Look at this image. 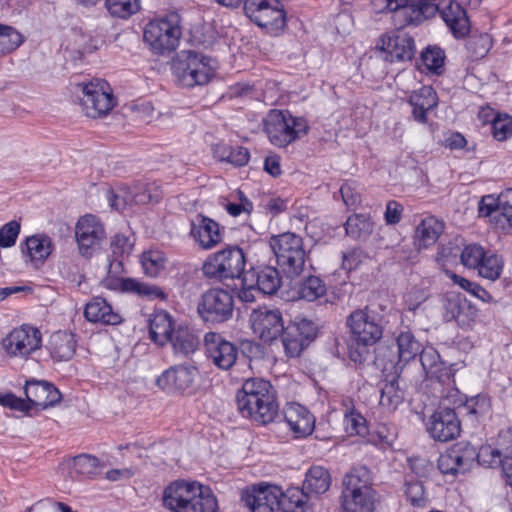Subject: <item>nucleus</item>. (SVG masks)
I'll use <instances>...</instances> for the list:
<instances>
[{
  "instance_id": "nucleus-1",
  "label": "nucleus",
  "mask_w": 512,
  "mask_h": 512,
  "mask_svg": "<svg viewBox=\"0 0 512 512\" xmlns=\"http://www.w3.org/2000/svg\"><path fill=\"white\" fill-rule=\"evenodd\" d=\"M237 408L242 417L258 425H268L279 415L276 391L262 378H249L238 391Z\"/></svg>"
},
{
  "instance_id": "nucleus-2",
  "label": "nucleus",
  "mask_w": 512,
  "mask_h": 512,
  "mask_svg": "<svg viewBox=\"0 0 512 512\" xmlns=\"http://www.w3.org/2000/svg\"><path fill=\"white\" fill-rule=\"evenodd\" d=\"M163 506L171 512H217L218 502L208 487L197 482L178 480L162 495Z\"/></svg>"
},
{
  "instance_id": "nucleus-3",
  "label": "nucleus",
  "mask_w": 512,
  "mask_h": 512,
  "mask_svg": "<svg viewBox=\"0 0 512 512\" xmlns=\"http://www.w3.org/2000/svg\"><path fill=\"white\" fill-rule=\"evenodd\" d=\"M346 326L356 350H350V358L355 363H362L367 348L376 344L383 336L382 317L369 306L352 311L346 318Z\"/></svg>"
},
{
  "instance_id": "nucleus-4",
  "label": "nucleus",
  "mask_w": 512,
  "mask_h": 512,
  "mask_svg": "<svg viewBox=\"0 0 512 512\" xmlns=\"http://www.w3.org/2000/svg\"><path fill=\"white\" fill-rule=\"evenodd\" d=\"M376 492L366 467H356L342 480L340 508L342 512H373Z\"/></svg>"
},
{
  "instance_id": "nucleus-5",
  "label": "nucleus",
  "mask_w": 512,
  "mask_h": 512,
  "mask_svg": "<svg viewBox=\"0 0 512 512\" xmlns=\"http://www.w3.org/2000/svg\"><path fill=\"white\" fill-rule=\"evenodd\" d=\"M264 131L270 142L279 148L306 135L309 130L307 121L302 117H294L287 110L272 109L263 120Z\"/></svg>"
},
{
  "instance_id": "nucleus-6",
  "label": "nucleus",
  "mask_w": 512,
  "mask_h": 512,
  "mask_svg": "<svg viewBox=\"0 0 512 512\" xmlns=\"http://www.w3.org/2000/svg\"><path fill=\"white\" fill-rule=\"evenodd\" d=\"M269 244L276 256L277 264L288 277H297L303 272L307 252L300 235L285 232L272 236Z\"/></svg>"
},
{
  "instance_id": "nucleus-7",
  "label": "nucleus",
  "mask_w": 512,
  "mask_h": 512,
  "mask_svg": "<svg viewBox=\"0 0 512 512\" xmlns=\"http://www.w3.org/2000/svg\"><path fill=\"white\" fill-rule=\"evenodd\" d=\"M435 0H372L378 12H393L394 21L400 28L418 25L433 17L438 10Z\"/></svg>"
},
{
  "instance_id": "nucleus-8",
  "label": "nucleus",
  "mask_w": 512,
  "mask_h": 512,
  "mask_svg": "<svg viewBox=\"0 0 512 512\" xmlns=\"http://www.w3.org/2000/svg\"><path fill=\"white\" fill-rule=\"evenodd\" d=\"M173 72L179 85L191 88L210 82L215 73V66L211 58L188 51L174 61Z\"/></svg>"
},
{
  "instance_id": "nucleus-9",
  "label": "nucleus",
  "mask_w": 512,
  "mask_h": 512,
  "mask_svg": "<svg viewBox=\"0 0 512 512\" xmlns=\"http://www.w3.org/2000/svg\"><path fill=\"white\" fill-rule=\"evenodd\" d=\"M246 257L241 248L230 246L207 257L202 266L203 274L218 281L241 279L245 272Z\"/></svg>"
},
{
  "instance_id": "nucleus-10",
  "label": "nucleus",
  "mask_w": 512,
  "mask_h": 512,
  "mask_svg": "<svg viewBox=\"0 0 512 512\" xmlns=\"http://www.w3.org/2000/svg\"><path fill=\"white\" fill-rule=\"evenodd\" d=\"M180 22L177 13L150 21L144 29V41L158 54L175 50L182 34Z\"/></svg>"
},
{
  "instance_id": "nucleus-11",
  "label": "nucleus",
  "mask_w": 512,
  "mask_h": 512,
  "mask_svg": "<svg viewBox=\"0 0 512 512\" xmlns=\"http://www.w3.org/2000/svg\"><path fill=\"white\" fill-rule=\"evenodd\" d=\"M78 86L82 91L81 105L87 117H103L115 106L116 102L111 87L105 80L94 79Z\"/></svg>"
},
{
  "instance_id": "nucleus-12",
  "label": "nucleus",
  "mask_w": 512,
  "mask_h": 512,
  "mask_svg": "<svg viewBox=\"0 0 512 512\" xmlns=\"http://www.w3.org/2000/svg\"><path fill=\"white\" fill-rule=\"evenodd\" d=\"M197 311L205 322H226L233 316V295L222 288H210L201 295Z\"/></svg>"
},
{
  "instance_id": "nucleus-13",
  "label": "nucleus",
  "mask_w": 512,
  "mask_h": 512,
  "mask_svg": "<svg viewBox=\"0 0 512 512\" xmlns=\"http://www.w3.org/2000/svg\"><path fill=\"white\" fill-rule=\"evenodd\" d=\"M9 357L27 359L42 347V334L32 325L23 324L10 331L1 342Z\"/></svg>"
},
{
  "instance_id": "nucleus-14",
  "label": "nucleus",
  "mask_w": 512,
  "mask_h": 512,
  "mask_svg": "<svg viewBox=\"0 0 512 512\" xmlns=\"http://www.w3.org/2000/svg\"><path fill=\"white\" fill-rule=\"evenodd\" d=\"M246 15L259 27L278 32L286 26V15L278 0H245Z\"/></svg>"
},
{
  "instance_id": "nucleus-15",
  "label": "nucleus",
  "mask_w": 512,
  "mask_h": 512,
  "mask_svg": "<svg viewBox=\"0 0 512 512\" xmlns=\"http://www.w3.org/2000/svg\"><path fill=\"white\" fill-rule=\"evenodd\" d=\"M106 238L104 225L94 215L80 217L75 225V239L81 256L92 257Z\"/></svg>"
},
{
  "instance_id": "nucleus-16",
  "label": "nucleus",
  "mask_w": 512,
  "mask_h": 512,
  "mask_svg": "<svg viewBox=\"0 0 512 512\" xmlns=\"http://www.w3.org/2000/svg\"><path fill=\"white\" fill-rule=\"evenodd\" d=\"M316 334L317 326L313 321L306 318H295L284 327L280 334L285 354L291 358L300 356L316 337Z\"/></svg>"
},
{
  "instance_id": "nucleus-17",
  "label": "nucleus",
  "mask_w": 512,
  "mask_h": 512,
  "mask_svg": "<svg viewBox=\"0 0 512 512\" xmlns=\"http://www.w3.org/2000/svg\"><path fill=\"white\" fill-rule=\"evenodd\" d=\"M476 457V448L468 442L452 445L438 458V469L444 475L457 476L468 472Z\"/></svg>"
},
{
  "instance_id": "nucleus-18",
  "label": "nucleus",
  "mask_w": 512,
  "mask_h": 512,
  "mask_svg": "<svg viewBox=\"0 0 512 512\" xmlns=\"http://www.w3.org/2000/svg\"><path fill=\"white\" fill-rule=\"evenodd\" d=\"M249 321L254 334L267 344L276 340L284 329L281 312L267 306L254 309Z\"/></svg>"
},
{
  "instance_id": "nucleus-19",
  "label": "nucleus",
  "mask_w": 512,
  "mask_h": 512,
  "mask_svg": "<svg viewBox=\"0 0 512 512\" xmlns=\"http://www.w3.org/2000/svg\"><path fill=\"white\" fill-rule=\"evenodd\" d=\"M430 436L439 442H448L460 435L461 423L455 408L439 407L427 422Z\"/></svg>"
},
{
  "instance_id": "nucleus-20",
  "label": "nucleus",
  "mask_w": 512,
  "mask_h": 512,
  "mask_svg": "<svg viewBox=\"0 0 512 512\" xmlns=\"http://www.w3.org/2000/svg\"><path fill=\"white\" fill-rule=\"evenodd\" d=\"M198 371L192 365H175L156 379V385L168 393H190L195 386Z\"/></svg>"
},
{
  "instance_id": "nucleus-21",
  "label": "nucleus",
  "mask_w": 512,
  "mask_h": 512,
  "mask_svg": "<svg viewBox=\"0 0 512 512\" xmlns=\"http://www.w3.org/2000/svg\"><path fill=\"white\" fill-rule=\"evenodd\" d=\"M281 489L275 485L252 486L242 491L241 501L251 512H277Z\"/></svg>"
},
{
  "instance_id": "nucleus-22",
  "label": "nucleus",
  "mask_w": 512,
  "mask_h": 512,
  "mask_svg": "<svg viewBox=\"0 0 512 512\" xmlns=\"http://www.w3.org/2000/svg\"><path fill=\"white\" fill-rule=\"evenodd\" d=\"M204 341L208 357L218 368L228 370L235 364L238 349L234 344L214 332L207 333Z\"/></svg>"
},
{
  "instance_id": "nucleus-23",
  "label": "nucleus",
  "mask_w": 512,
  "mask_h": 512,
  "mask_svg": "<svg viewBox=\"0 0 512 512\" xmlns=\"http://www.w3.org/2000/svg\"><path fill=\"white\" fill-rule=\"evenodd\" d=\"M446 399L459 409L463 416H467L471 422H477L479 418L488 414L491 409V400L488 396L479 394L468 398L458 389H452Z\"/></svg>"
},
{
  "instance_id": "nucleus-24",
  "label": "nucleus",
  "mask_w": 512,
  "mask_h": 512,
  "mask_svg": "<svg viewBox=\"0 0 512 512\" xmlns=\"http://www.w3.org/2000/svg\"><path fill=\"white\" fill-rule=\"evenodd\" d=\"M381 49L386 52L390 62L409 61L415 54L414 39L405 32L397 31L381 38Z\"/></svg>"
},
{
  "instance_id": "nucleus-25",
  "label": "nucleus",
  "mask_w": 512,
  "mask_h": 512,
  "mask_svg": "<svg viewBox=\"0 0 512 512\" xmlns=\"http://www.w3.org/2000/svg\"><path fill=\"white\" fill-rule=\"evenodd\" d=\"M190 235L194 241L205 250L217 246L222 241L219 224L213 219L198 214L192 221Z\"/></svg>"
},
{
  "instance_id": "nucleus-26",
  "label": "nucleus",
  "mask_w": 512,
  "mask_h": 512,
  "mask_svg": "<svg viewBox=\"0 0 512 512\" xmlns=\"http://www.w3.org/2000/svg\"><path fill=\"white\" fill-rule=\"evenodd\" d=\"M26 400L30 406L46 409L52 407L61 400V393L59 390L46 381L30 380L27 381L24 387Z\"/></svg>"
},
{
  "instance_id": "nucleus-27",
  "label": "nucleus",
  "mask_w": 512,
  "mask_h": 512,
  "mask_svg": "<svg viewBox=\"0 0 512 512\" xmlns=\"http://www.w3.org/2000/svg\"><path fill=\"white\" fill-rule=\"evenodd\" d=\"M285 422L296 438L309 436L315 428L314 415L298 403H288L283 410Z\"/></svg>"
},
{
  "instance_id": "nucleus-28",
  "label": "nucleus",
  "mask_w": 512,
  "mask_h": 512,
  "mask_svg": "<svg viewBox=\"0 0 512 512\" xmlns=\"http://www.w3.org/2000/svg\"><path fill=\"white\" fill-rule=\"evenodd\" d=\"M445 223L435 216H427L416 226L414 245L418 250L433 246L444 232Z\"/></svg>"
},
{
  "instance_id": "nucleus-29",
  "label": "nucleus",
  "mask_w": 512,
  "mask_h": 512,
  "mask_svg": "<svg viewBox=\"0 0 512 512\" xmlns=\"http://www.w3.org/2000/svg\"><path fill=\"white\" fill-rule=\"evenodd\" d=\"M436 5V3H434ZM437 6H439L437 4ZM441 17L456 38H463L469 32V20L466 11L457 1H450L447 6L440 10Z\"/></svg>"
},
{
  "instance_id": "nucleus-30",
  "label": "nucleus",
  "mask_w": 512,
  "mask_h": 512,
  "mask_svg": "<svg viewBox=\"0 0 512 512\" xmlns=\"http://www.w3.org/2000/svg\"><path fill=\"white\" fill-rule=\"evenodd\" d=\"M76 347L75 335L67 331L53 333L46 344L51 357L56 361L70 360L75 354Z\"/></svg>"
},
{
  "instance_id": "nucleus-31",
  "label": "nucleus",
  "mask_w": 512,
  "mask_h": 512,
  "mask_svg": "<svg viewBox=\"0 0 512 512\" xmlns=\"http://www.w3.org/2000/svg\"><path fill=\"white\" fill-rule=\"evenodd\" d=\"M504 435L505 431L499 434L498 444L500 448H494L490 445H485L480 447L478 451L476 450L475 461L485 467H503L504 461L506 460V456L508 454L506 453V449H511L510 447L512 445V440L504 439Z\"/></svg>"
},
{
  "instance_id": "nucleus-32",
  "label": "nucleus",
  "mask_w": 512,
  "mask_h": 512,
  "mask_svg": "<svg viewBox=\"0 0 512 512\" xmlns=\"http://www.w3.org/2000/svg\"><path fill=\"white\" fill-rule=\"evenodd\" d=\"M409 103L413 107L412 114L414 119L417 122L426 123V114L437 106L438 98L431 86H423L410 95Z\"/></svg>"
},
{
  "instance_id": "nucleus-33",
  "label": "nucleus",
  "mask_w": 512,
  "mask_h": 512,
  "mask_svg": "<svg viewBox=\"0 0 512 512\" xmlns=\"http://www.w3.org/2000/svg\"><path fill=\"white\" fill-rule=\"evenodd\" d=\"M84 315L90 322H101L116 325L121 322V316L115 313L108 302L101 297H95L85 306Z\"/></svg>"
},
{
  "instance_id": "nucleus-34",
  "label": "nucleus",
  "mask_w": 512,
  "mask_h": 512,
  "mask_svg": "<svg viewBox=\"0 0 512 512\" xmlns=\"http://www.w3.org/2000/svg\"><path fill=\"white\" fill-rule=\"evenodd\" d=\"M27 255L36 266L43 264L54 251V243L48 235L44 233L34 234L25 241Z\"/></svg>"
},
{
  "instance_id": "nucleus-35",
  "label": "nucleus",
  "mask_w": 512,
  "mask_h": 512,
  "mask_svg": "<svg viewBox=\"0 0 512 512\" xmlns=\"http://www.w3.org/2000/svg\"><path fill=\"white\" fill-rule=\"evenodd\" d=\"M175 330L174 321L166 311H158L150 319V337L158 345L162 346L172 340Z\"/></svg>"
},
{
  "instance_id": "nucleus-36",
  "label": "nucleus",
  "mask_w": 512,
  "mask_h": 512,
  "mask_svg": "<svg viewBox=\"0 0 512 512\" xmlns=\"http://www.w3.org/2000/svg\"><path fill=\"white\" fill-rule=\"evenodd\" d=\"M418 355L427 375L436 378L439 382L450 380V369L441 361L439 353L434 348L422 349Z\"/></svg>"
},
{
  "instance_id": "nucleus-37",
  "label": "nucleus",
  "mask_w": 512,
  "mask_h": 512,
  "mask_svg": "<svg viewBox=\"0 0 512 512\" xmlns=\"http://www.w3.org/2000/svg\"><path fill=\"white\" fill-rule=\"evenodd\" d=\"M331 486V475L322 466H312L305 475L303 489L309 495H320L328 491Z\"/></svg>"
},
{
  "instance_id": "nucleus-38",
  "label": "nucleus",
  "mask_w": 512,
  "mask_h": 512,
  "mask_svg": "<svg viewBox=\"0 0 512 512\" xmlns=\"http://www.w3.org/2000/svg\"><path fill=\"white\" fill-rule=\"evenodd\" d=\"M246 274L253 275V282L263 294L275 293L281 285L279 271L271 266L259 268L258 270L247 271Z\"/></svg>"
},
{
  "instance_id": "nucleus-39",
  "label": "nucleus",
  "mask_w": 512,
  "mask_h": 512,
  "mask_svg": "<svg viewBox=\"0 0 512 512\" xmlns=\"http://www.w3.org/2000/svg\"><path fill=\"white\" fill-rule=\"evenodd\" d=\"M405 391L398 378L384 383L381 388L380 405L388 412H394L404 402Z\"/></svg>"
},
{
  "instance_id": "nucleus-40",
  "label": "nucleus",
  "mask_w": 512,
  "mask_h": 512,
  "mask_svg": "<svg viewBox=\"0 0 512 512\" xmlns=\"http://www.w3.org/2000/svg\"><path fill=\"white\" fill-rule=\"evenodd\" d=\"M172 343L174 352L183 356H189L194 353L199 346L198 336L188 327L179 326L173 336Z\"/></svg>"
},
{
  "instance_id": "nucleus-41",
  "label": "nucleus",
  "mask_w": 512,
  "mask_h": 512,
  "mask_svg": "<svg viewBox=\"0 0 512 512\" xmlns=\"http://www.w3.org/2000/svg\"><path fill=\"white\" fill-rule=\"evenodd\" d=\"M309 494L302 488L291 487L281 491L279 510L283 512H305Z\"/></svg>"
},
{
  "instance_id": "nucleus-42",
  "label": "nucleus",
  "mask_w": 512,
  "mask_h": 512,
  "mask_svg": "<svg viewBox=\"0 0 512 512\" xmlns=\"http://www.w3.org/2000/svg\"><path fill=\"white\" fill-rule=\"evenodd\" d=\"M493 116L491 120L492 134L498 141H504L512 135V117L508 114H494L490 108L482 109L479 117L488 121V117Z\"/></svg>"
},
{
  "instance_id": "nucleus-43",
  "label": "nucleus",
  "mask_w": 512,
  "mask_h": 512,
  "mask_svg": "<svg viewBox=\"0 0 512 512\" xmlns=\"http://www.w3.org/2000/svg\"><path fill=\"white\" fill-rule=\"evenodd\" d=\"M123 291L135 293L138 296L145 297L149 300L167 299V294L160 287L141 282L133 278H126V280L123 282Z\"/></svg>"
},
{
  "instance_id": "nucleus-44",
  "label": "nucleus",
  "mask_w": 512,
  "mask_h": 512,
  "mask_svg": "<svg viewBox=\"0 0 512 512\" xmlns=\"http://www.w3.org/2000/svg\"><path fill=\"white\" fill-rule=\"evenodd\" d=\"M327 286L318 276H309L303 279L298 287V295L301 299L313 302L326 295Z\"/></svg>"
},
{
  "instance_id": "nucleus-45",
  "label": "nucleus",
  "mask_w": 512,
  "mask_h": 512,
  "mask_svg": "<svg viewBox=\"0 0 512 512\" xmlns=\"http://www.w3.org/2000/svg\"><path fill=\"white\" fill-rule=\"evenodd\" d=\"M71 469L79 476L93 478L101 473L102 466L95 456L82 454L73 458Z\"/></svg>"
},
{
  "instance_id": "nucleus-46",
  "label": "nucleus",
  "mask_w": 512,
  "mask_h": 512,
  "mask_svg": "<svg viewBox=\"0 0 512 512\" xmlns=\"http://www.w3.org/2000/svg\"><path fill=\"white\" fill-rule=\"evenodd\" d=\"M399 358L403 362L413 360L422 350L420 342L411 331H403L397 337Z\"/></svg>"
},
{
  "instance_id": "nucleus-47",
  "label": "nucleus",
  "mask_w": 512,
  "mask_h": 512,
  "mask_svg": "<svg viewBox=\"0 0 512 512\" xmlns=\"http://www.w3.org/2000/svg\"><path fill=\"white\" fill-rule=\"evenodd\" d=\"M492 47V39L487 33L470 35L466 41V50L472 60L486 56Z\"/></svg>"
},
{
  "instance_id": "nucleus-48",
  "label": "nucleus",
  "mask_w": 512,
  "mask_h": 512,
  "mask_svg": "<svg viewBox=\"0 0 512 512\" xmlns=\"http://www.w3.org/2000/svg\"><path fill=\"white\" fill-rule=\"evenodd\" d=\"M24 42V36L14 27L0 23V56L15 51Z\"/></svg>"
},
{
  "instance_id": "nucleus-49",
  "label": "nucleus",
  "mask_w": 512,
  "mask_h": 512,
  "mask_svg": "<svg viewBox=\"0 0 512 512\" xmlns=\"http://www.w3.org/2000/svg\"><path fill=\"white\" fill-rule=\"evenodd\" d=\"M373 229L370 218L364 214H354L345 223L346 234L354 239L365 237Z\"/></svg>"
},
{
  "instance_id": "nucleus-50",
  "label": "nucleus",
  "mask_w": 512,
  "mask_h": 512,
  "mask_svg": "<svg viewBox=\"0 0 512 512\" xmlns=\"http://www.w3.org/2000/svg\"><path fill=\"white\" fill-rule=\"evenodd\" d=\"M479 276L491 281L500 278L503 271V259L497 254H486L481 264L476 268Z\"/></svg>"
},
{
  "instance_id": "nucleus-51",
  "label": "nucleus",
  "mask_w": 512,
  "mask_h": 512,
  "mask_svg": "<svg viewBox=\"0 0 512 512\" xmlns=\"http://www.w3.org/2000/svg\"><path fill=\"white\" fill-rule=\"evenodd\" d=\"M141 264L146 275L156 277L164 270L166 257L162 251L150 250L142 254Z\"/></svg>"
},
{
  "instance_id": "nucleus-52",
  "label": "nucleus",
  "mask_w": 512,
  "mask_h": 512,
  "mask_svg": "<svg viewBox=\"0 0 512 512\" xmlns=\"http://www.w3.org/2000/svg\"><path fill=\"white\" fill-rule=\"evenodd\" d=\"M105 5L112 16L123 19L140 10V0H106Z\"/></svg>"
},
{
  "instance_id": "nucleus-53",
  "label": "nucleus",
  "mask_w": 512,
  "mask_h": 512,
  "mask_svg": "<svg viewBox=\"0 0 512 512\" xmlns=\"http://www.w3.org/2000/svg\"><path fill=\"white\" fill-rule=\"evenodd\" d=\"M134 112L136 113V116L146 123H152V122H165L166 120H169L172 117V114L170 111H167L165 113H162L160 111H156L153 107L152 103L150 102H142L139 104H136L133 107Z\"/></svg>"
},
{
  "instance_id": "nucleus-54",
  "label": "nucleus",
  "mask_w": 512,
  "mask_h": 512,
  "mask_svg": "<svg viewBox=\"0 0 512 512\" xmlns=\"http://www.w3.org/2000/svg\"><path fill=\"white\" fill-rule=\"evenodd\" d=\"M421 60L427 70L440 74L444 65L445 53L437 46H429L421 53Z\"/></svg>"
},
{
  "instance_id": "nucleus-55",
  "label": "nucleus",
  "mask_w": 512,
  "mask_h": 512,
  "mask_svg": "<svg viewBox=\"0 0 512 512\" xmlns=\"http://www.w3.org/2000/svg\"><path fill=\"white\" fill-rule=\"evenodd\" d=\"M486 254L487 252L481 245L477 243H470L464 246L460 260L465 267L469 269H476L481 264V261H483Z\"/></svg>"
},
{
  "instance_id": "nucleus-56",
  "label": "nucleus",
  "mask_w": 512,
  "mask_h": 512,
  "mask_svg": "<svg viewBox=\"0 0 512 512\" xmlns=\"http://www.w3.org/2000/svg\"><path fill=\"white\" fill-rule=\"evenodd\" d=\"M134 202L137 205L158 202L160 193L153 184L137 182L132 186Z\"/></svg>"
},
{
  "instance_id": "nucleus-57",
  "label": "nucleus",
  "mask_w": 512,
  "mask_h": 512,
  "mask_svg": "<svg viewBox=\"0 0 512 512\" xmlns=\"http://www.w3.org/2000/svg\"><path fill=\"white\" fill-rule=\"evenodd\" d=\"M110 206L121 209L126 205L135 204L132 186L119 187L117 190H110L107 194Z\"/></svg>"
},
{
  "instance_id": "nucleus-58",
  "label": "nucleus",
  "mask_w": 512,
  "mask_h": 512,
  "mask_svg": "<svg viewBox=\"0 0 512 512\" xmlns=\"http://www.w3.org/2000/svg\"><path fill=\"white\" fill-rule=\"evenodd\" d=\"M110 248L112 251V256L118 261V264L122 263V260L125 257H128L133 250V243L130 238L122 235L116 234L110 243Z\"/></svg>"
},
{
  "instance_id": "nucleus-59",
  "label": "nucleus",
  "mask_w": 512,
  "mask_h": 512,
  "mask_svg": "<svg viewBox=\"0 0 512 512\" xmlns=\"http://www.w3.org/2000/svg\"><path fill=\"white\" fill-rule=\"evenodd\" d=\"M344 427L349 435L364 436L367 433L365 418L355 411H350L345 414Z\"/></svg>"
},
{
  "instance_id": "nucleus-60",
  "label": "nucleus",
  "mask_w": 512,
  "mask_h": 512,
  "mask_svg": "<svg viewBox=\"0 0 512 512\" xmlns=\"http://www.w3.org/2000/svg\"><path fill=\"white\" fill-rule=\"evenodd\" d=\"M405 486V495L411 505L415 507H425L428 499L425 495L422 483L419 481H407Z\"/></svg>"
},
{
  "instance_id": "nucleus-61",
  "label": "nucleus",
  "mask_w": 512,
  "mask_h": 512,
  "mask_svg": "<svg viewBox=\"0 0 512 512\" xmlns=\"http://www.w3.org/2000/svg\"><path fill=\"white\" fill-rule=\"evenodd\" d=\"M430 297V292L425 287L414 286L404 296L405 304L410 311L416 312Z\"/></svg>"
},
{
  "instance_id": "nucleus-62",
  "label": "nucleus",
  "mask_w": 512,
  "mask_h": 512,
  "mask_svg": "<svg viewBox=\"0 0 512 512\" xmlns=\"http://www.w3.org/2000/svg\"><path fill=\"white\" fill-rule=\"evenodd\" d=\"M260 292L253 282V275L245 273L241 278V288L238 292L239 300L244 303H252L256 300V294Z\"/></svg>"
},
{
  "instance_id": "nucleus-63",
  "label": "nucleus",
  "mask_w": 512,
  "mask_h": 512,
  "mask_svg": "<svg viewBox=\"0 0 512 512\" xmlns=\"http://www.w3.org/2000/svg\"><path fill=\"white\" fill-rule=\"evenodd\" d=\"M500 200V197H495L493 195L483 196L478 207L479 215L481 217H491L499 222L500 219H498V212Z\"/></svg>"
},
{
  "instance_id": "nucleus-64",
  "label": "nucleus",
  "mask_w": 512,
  "mask_h": 512,
  "mask_svg": "<svg viewBox=\"0 0 512 512\" xmlns=\"http://www.w3.org/2000/svg\"><path fill=\"white\" fill-rule=\"evenodd\" d=\"M20 223L12 220L0 229V247L8 248L15 244L20 232Z\"/></svg>"
}]
</instances>
